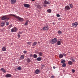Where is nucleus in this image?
Here are the masks:
<instances>
[{
	"instance_id": "nucleus-1",
	"label": "nucleus",
	"mask_w": 78,
	"mask_h": 78,
	"mask_svg": "<svg viewBox=\"0 0 78 78\" xmlns=\"http://www.w3.org/2000/svg\"><path fill=\"white\" fill-rule=\"evenodd\" d=\"M9 16H13V17H16V18L17 19H18L21 22H23V21H24V19H23L21 18L19 16H17L14 15H13L12 14H10L9 15Z\"/></svg>"
},
{
	"instance_id": "nucleus-2",
	"label": "nucleus",
	"mask_w": 78,
	"mask_h": 78,
	"mask_svg": "<svg viewBox=\"0 0 78 78\" xmlns=\"http://www.w3.org/2000/svg\"><path fill=\"white\" fill-rule=\"evenodd\" d=\"M48 25H47L46 26H45L41 30H48Z\"/></svg>"
},
{
	"instance_id": "nucleus-3",
	"label": "nucleus",
	"mask_w": 78,
	"mask_h": 78,
	"mask_svg": "<svg viewBox=\"0 0 78 78\" xmlns=\"http://www.w3.org/2000/svg\"><path fill=\"white\" fill-rule=\"evenodd\" d=\"M57 42V39L56 38H55L52 39L51 41V42L52 44H55V43H56Z\"/></svg>"
},
{
	"instance_id": "nucleus-4",
	"label": "nucleus",
	"mask_w": 78,
	"mask_h": 78,
	"mask_svg": "<svg viewBox=\"0 0 78 78\" xmlns=\"http://www.w3.org/2000/svg\"><path fill=\"white\" fill-rule=\"evenodd\" d=\"M65 11H67L68 10H69V9H70V8L69 6L67 5L65 6Z\"/></svg>"
},
{
	"instance_id": "nucleus-5",
	"label": "nucleus",
	"mask_w": 78,
	"mask_h": 78,
	"mask_svg": "<svg viewBox=\"0 0 78 78\" xmlns=\"http://www.w3.org/2000/svg\"><path fill=\"white\" fill-rule=\"evenodd\" d=\"M9 18H7V17L5 16H4L2 17V20H4L5 19H7V20H9Z\"/></svg>"
},
{
	"instance_id": "nucleus-6",
	"label": "nucleus",
	"mask_w": 78,
	"mask_h": 78,
	"mask_svg": "<svg viewBox=\"0 0 78 78\" xmlns=\"http://www.w3.org/2000/svg\"><path fill=\"white\" fill-rule=\"evenodd\" d=\"M72 25L73 27H76L78 26V23L75 22L72 24Z\"/></svg>"
},
{
	"instance_id": "nucleus-7",
	"label": "nucleus",
	"mask_w": 78,
	"mask_h": 78,
	"mask_svg": "<svg viewBox=\"0 0 78 78\" xmlns=\"http://www.w3.org/2000/svg\"><path fill=\"white\" fill-rule=\"evenodd\" d=\"M62 42V40L61 39L60 40V41H57V45H60L61 44V43Z\"/></svg>"
},
{
	"instance_id": "nucleus-8",
	"label": "nucleus",
	"mask_w": 78,
	"mask_h": 78,
	"mask_svg": "<svg viewBox=\"0 0 78 78\" xmlns=\"http://www.w3.org/2000/svg\"><path fill=\"white\" fill-rule=\"evenodd\" d=\"M10 2L12 4H14V3H16V1L17 0H10Z\"/></svg>"
},
{
	"instance_id": "nucleus-9",
	"label": "nucleus",
	"mask_w": 78,
	"mask_h": 78,
	"mask_svg": "<svg viewBox=\"0 0 78 78\" xmlns=\"http://www.w3.org/2000/svg\"><path fill=\"white\" fill-rule=\"evenodd\" d=\"M24 6L25 8H29L30 6V5L27 4H24Z\"/></svg>"
},
{
	"instance_id": "nucleus-10",
	"label": "nucleus",
	"mask_w": 78,
	"mask_h": 78,
	"mask_svg": "<svg viewBox=\"0 0 78 78\" xmlns=\"http://www.w3.org/2000/svg\"><path fill=\"white\" fill-rule=\"evenodd\" d=\"M40 70H39V69H37L35 71V73L36 74H38L40 73Z\"/></svg>"
},
{
	"instance_id": "nucleus-11",
	"label": "nucleus",
	"mask_w": 78,
	"mask_h": 78,
	"mask_svg": "<svg viewBox=\"0 0 78 78\" xmlns=\"http://www.w3.org/2000/svg\"><path fill=\"white\" fill-rule=\"evenodd\" d=\"M11 76V75L9 74H7L5 75V77H6V78H9Z\"/></svg>"
},
{
	"instance_id": "nucleus-12",
	"label": "nucleus",
	"mask_w": 78,
	"mask_h": 78,
	"mask_svg": "<svg viewBox=\"0 0 78 78\" xmlns=\"http://www.w3.org/2000/svg\"><path fill=\"white\" fill-rule=\"evenodd\" d=\"M1 70L2 71V72H4V73H6V70H5V69H4V68H1Z\"/></svg>"
},
{
	"instance_id": "nucleus-13",
	"label": "nucleus",
	"mask_w": 78,
	"mask_h": 78,
	"mask_svg": "<svg viewBox=\"0 0 78 78\" xmlns=\"http://www.w3.org/2000/svg\"><path fill=\"white\" fill-rule=\"evenodd\" d=\"M44 3L45 5H47V4H48V5H50V2H48L47 1L45 0L44 1Z\"/></svg>"
},
{
	"instance_id": "nucleus-14",
	"label": "nucleus",
	"mask_w": 78,
	"mask_h": 78,
	"mask_svg": "<svg viewBox=\"0 0 78 78\" xmlns=\"http://www.w3.org/2000/svg\"><path fill=\"white\" fill-rule=\"evenodd\" d=\"M70 60H71L73 62H74L75 61V60L74 59V58L72 57L70 58Z\"/></svg>"
},
{
	"instance_id": "nucleus-15",
	"label": "nucleus",
	"mask_w": 78,
	"mask_h": 78,
	"mask_svg": "<svg viewBox=\"0 0 78 78\" xmlns=\"http://www.w3.org/2000/svg\"><path fill=\"white\" fill-rule=\"evenodd\" d=\"M73 63L72 62L70 61H69L68 62V64H69V65H72Z\"/></svg>"
},
{
	"instance_id": "nucleus-16",
	"label": "nucleus",
	"mask_w": 78,
	"mask_h": 78,
	"mask_svg": "<svg viewBox=\"0 0 78 78\" xmlns=\"http://www.w3.org/2000/svg\"><path fill=\"white\" fill-rule=\"evenodd\" d=\"M29 22V21L28 20L26 21L24 25H26V26H27V25L28 24Z\"/></svg>"
},
{
	"instance_id": "nucleus-17",
	"label": "nucleus",
	"mask_w": 78,
	"mask_h": 78,
	"mask_svg": "<svg viewBox=\"0 0 78 78\" xmlns=\"http://www.w3.org/2000/svg\"><path fill=\"white\" fill-rule=\"evenodd\" d=\"M26 61L27 62H31V60L30 58H28L26 59Z\"/></svg>"
},
{
	"instance_id": "nucleus-18",
	"label": "nucleus",
	"mask_w": 78,
	"mask_h": 78,
	"mask_svg": "<svg viewBox=\"0 0 78 78\" xmlns=\"http://www.w3.org/2000/svg\"><path fill=\"white\" fill-rule=\"evenodd\" d=\"M37 61H41V57H38L37 58Z\"/></svg>"
},
{
	"instance_id": "nucleus-19",
	"label": "nucleus",
	"mask_w": 78,
	"mask_h": 78,
	"mask_svg": "<svg viewBox=\"0 0 78 78\" xmlns=\"http://www.w3.org/2000/svg\"><path fill=\"white\" fill-rule=\"evenodd\" d=\"M59 58H63V55L62 54H60L59 55Z\"/></svg>"
},
{
	"instance_id": "nucleus-20",
	"label": "nucleus",
	"mask_w": 78,
	"mask_h": 78,
	"mask_svg": "<svg viewBox=\"0 0 78 78\" xmlns=\"http://www.w3.org/2000/svg\"><path fill=\"white\" fill-rule=\"evenodd\" d=\"M20 59H23L24 58V55H22L20 57Z\"/></svg>"
},
{
	"instance_id": "nucleus-21",
	"label": "nucleus",
	"mask_w": 78,
	"mask_h": 78,
	"mask_svg": "<svg viewBox=\"0 0 78 78\" xmlns=\"http://www.w3.org/2000/svg\"><path fill=\"white\" fill-rule=\"evenodd\" d=\"M37 42L35 41V42H34V43H33V46H35V45H36V44H37Z\"/></svg>"
},
{
	"instance_id": "nucleus-22",
	"label": "nucleus",
	"mask_w": 78,
	"mask_h": 78,
	"mask_svg": "<svg viewBox=\"0 0 78 78\" xmlns=\"http://www.w3.org/2000/svg\"><path fill=\"white\" fill-rule=\"evenodd\" d=\"M6 49L5 47H3L2 48V51H6Z\"/></svg>"
},
{
	"instance_id": "nucleus-23",
	"label": "nucleus",
	"mask_w": 78,
	"mask_h": 78,
	"mask_svg": "<svg viewBox=\"0 0 78 78\" xmlns=\"http://www.w3.org/2000/svg\"><path fill=\"white\" fill-rule=\"evenodd\" d=\"M43 53L42 52H39V53H38V55H40L39 56H42Z\"/></svg>"
},
{
	"instance_id": "nucleus-24",
	"label": "nucleus",
	"mask_w": 78,
	"mask_h": 78,
	"mask_svg": "<svg viewBox=\"0 0 78 78\" xmlns=\"http://www.w3.org/2000/svg\"><path fill=\"white\" fill-rule=\"evenodd\" d=\"M69 6L71 8H73V6L72 4H69Z\"/></svg>"
},
{
	"instance_id": "nucleus-25",
	"label": "nucleus",
	"mask_w": 78,
	"mask_h": 78,
	"mask_svg": "<svg viewBox=\"0 0 78 78\" xmlns=\"http://www.w3.org/2000/svg\"><path fill=\"white\" fill-rule=\"evenodd\" d=\"M37 8H38L39 9L41 8V5L39 4H37Z\"/></svg>"
},
{
	"instance_id": "nucleus-26",
	"label": "nucleus",
	"mask_w": 78,
	"mask_h": 78,
	"mask_svg": "<svg viewBox=\"0 0 78 78\" xmlns=\"http://www.w3.org/2000/svg\"><path fill=\"white\" fill-rule=\"evenodd\" d=\"M62 64H64L65 62H66V61L65 60H63L61 61Z\"/></svg>"
},
{
	"instance_id": "nucleus-27",
	"label": "nucleus",
	"mask_w": 78,
	"mask_h": 78,
	"mask_svg": "<svg viewBox=\"0 0 78 78\" xmlns=\"http://www.w3.org/2000/svg\"><path fill=\"white\" fill-rule=\"evenodd\" d=\"M5 25V23L2 22L1 24V27H3Z\"/></svg>"
},
{
	"instance_id": "nucleus-28",
	"label": "nucleus",
	"mask_w": 78,
	"mask_h": 78,
	"mask_svg": "<svg viewBox=\"0 0 78 78\" xmlns=\"http://www.w3.org/2000/svg\"><path fill=\"white\" fill-rule=\"evenodd\" d=\"M58 33L59 34H62V32L61 31H58Z\"/></svg>"
},
{
	"instance_id": "nucleus-29",
	"label": "nucleus",
	"mask_w": 78,
	"mask_h": 78,
	"mask_svg": "<svg viewBox=\"0 0 78 78\" xmlns=\"http://www.w3.org/2000/svg\"><path fill=\"white\" fill-rule=\"evenodd\" d=\"M37 57V55L36 54H34V58H36Z\"/></svg>"
},
{
	"instance_id": "nucleus-30",
	"label": "nucleus",
	"mask_w": 78,
	"mask_h": 78,
	"mask_svg": "<svg viewBox=\"0 0 78 78\" xmlns=\"http://www.w3.org/2000/svg\"><path fill=\"white\" fill-rule=\"evenodd\" d=\"M47 12H49V13H50V12H51V9H49L47 10Z\"/></svg>"
},
{
	"instance_id": "nucleus-31",
	"label": "nucleus",
	"mask_w": 78,
	"mask_h": 78,
	"mask_svg": "<svg viewBox=\"0 0 78 78\" xmlns=\"http://www.w3.org/2000/svg\"><path fill=\"white\" fill-rule=\"evenodd\" d=\"M13 29L14 30V32H16V31H17V28H16V27H14Z\"/></svg>"
},
{
	"instance_id": "nucleus-32",
	"label": "nucleus",
	"mask_w": 78,
	"mask_h": 78,
	"mask_svg": "<svg viewBox=\"0 0 78 78\" xmlns=\"http://www.w3.org/2000/svg\"><path fill=\"white\" fill-rule=\"evenodd\" d=\"M62 66L63 67H66V63H63Z\"/></svg>"
},
{
	"instance_id": "nucleus-33",
	"label": "nucleus",
	"mask_w": 78,
	"mask_h": 78,
	"mask_svg": "<svg viewBox=\"0 0 78 78\" xmlns=\"http://www.w3.org/2000/svg\"><path fill=\"white\" fill-rule=\"evenodd\" d=\"M17 70H21V69H22V68H21V67H19L17 68Z\"/></svg>"
},
{
	"instance_id": "nucleus-34",
	"label": "nucleus",
	"mask_w": 78,
	"mask_h": 78,
	"mask_svg": "<svg viewBox=\"0 0 78 78\" xmlns=\"http://www.w3.org/2000/svg\"><path fill=\"white\" fill-rule=\"evenodd\" d=\"M11 32L12 33H13V32H14V29L13 28H12L11 29Z\"/></svg>"
},
{
	"instance_id": "nucleus-35",
	"label": "nucleus",
	"mask_w": 78,
	"mask_h": 78,
	"mask_svg": "<svg viewBox=\"0 0 78 78\" xmlns=\"http://www.w3.org/2000/svg\"><path fill=\"white\" fill-rule=\"evenodd\" d=\"M23 53H25V54H27V51H23Z\"/></svg>"
},
{
	"instance_id": "nucleus-36",
	"label": "nucleus",
	"mask_w": 78,
	"mask_h": 78,
	"mask_svg": "<svg viewBox=\"0 0 78 78\" xmlns=\"http://www.w3.org/2000/svg\"><path fill=\"white\" fill-rule=\"evenodd\" d=\"M30 57H31V58H32L33 57V55H32V54H30Z\"/></svg>"
},
{
	"instance_id": "nucleus-37",
	"label": "nucleus",
	"mask_w": 78,
	"mask_h": 78,
	"mask_svg": "<svg viewBox=\"0 0 78 78\" xmlns=\"http://www.w3.org/2000/svg\"><path fill=\"white\" fill-rule=\"evenodd\" d=\"M39 52H38V51H36L35 52V53H38V54H39Z\"/></svg>"
},
{
	"instance_id": "nucleus-38",
	"label": "nucleus",
	"mask_w": 78,
	"mask_h": 78,
	"mask_svg": "<svg viewBox=\"0 0 78 78\" xmlns=\"http://www.w3.org/2000/svg\"><path fill=\"white\" fill-rule=\"evenodd\" d=\"M57 16L58 17H60V15L59 14H57Z\"/></svg>"
},
{
	"instance_id": "nucleus-39",
	"label": "nucleus",
	"mask_w": 78,
	"mask_h": 78,
	"mask_svg": "<svg viewBox=\"0 0 78 78\" xmlns=\"http://www.w3.org/2000/svg\"><path fill=\"white\" fill-rule=\"evenodd\" d=\"M30 42H27V45H30Z\"/></svg>"
},
{
	"instance_id": "nucleus-40",
	"label": "nucleus",
	"mask_w": 78,
	"mask_h": 78,
	"mask_svg": "<svg viewBox=\"0 0 78 78\" xmlns=\"http://www.w3.org/2000/svg\"><path fill=\"white\" fill-rule=\"evenodd\" d=\"M63 56H66V54H63Z\"/></svg>"
},
{
	"instance_id": "nucleus-41",
	"label": "nucleus",
	"mask_w": 78,
	"mask_h": 78,
	"mask_svg": "<svg viewBox=\"0 0 78 78\" xmlns=\"http://www.w3.org/2000/svg\"><path fill=\"white\" fill-rule=\"evenodd\" d=\"M18 37H20V35L19 34H18Z\"/></svg>"
},
{
	"instance_id": "nucleus-42",
	"label": "nucleus",
	"mask_w": 78,
	"mask_h": 78,
	"mask_svg": "<svg viewBox=\"0 0 78 78\" xmlns=\"http://www.w3.org/2000/svg\"><path fill=\"white\" fill-rule=\"evenodd\" d=\"M6 25H9V23L6 22Z\"/></svg>"
},
{
	"instance_id": "nucleus-43",
	"label": "nucleus",
	"mask_w": 78,
	"mask_h": 78,
	"mask_svg": "<svg viewBox=\"0 0 78 78\" xmlns=\"http://www.w3.org/2000/svg\"><path fill=\"white\" fill-rule=\"evenodd\" d=\"M72 72H73V73H74V72H75V70L73 69L72 70Z\"/></svg>"
},
{
	"instance_id": "nucleus-44",
	"label": "nucleus",
	"mask_w": 78,
	"mask_h": 78,
	"mask_svg": "<svg viewBox=\"0 0 78 78\" xmlns=\"http://www.w3.org/2000/svg\"><path fill=\"white\" fill-rule=\"evenodd\" d=\"M51 78H54V76H51Z\"/></svg>"
},
{
	"instance_id": "nucleus-45",
	"label": "nucleus",
	"mask_w": 78,
	"mask_h": 78,
	"mask_svg": "<svg viewBox=\"0 0 78 78\" xmlns=\"http://www.w3.org/2000/svg\"><path fill=\"white\" fill-rule=\"evenodd\" d=\"M42 67H44L45 66L44 65H42Z\"/></svg>"
},
{
	"instance_id": "nucleus-46",
	"label": "nucleus",
	"mask_w": 78,
	"mask_h": 78,
	"mask_svg": "<svg viewBox=\"0 0 78 78\" xmlns=\"http://www.w3.org/2000/svg\"><path fill=\"white\" fill-rule=\"evenodd\" d=\"M53 68L55 69V68H56V67H55V66H53Z\"/></svg>"
},
{
	"instance_id": "nucleus-47",
	"label": "nucleus",
	"mask_w": 78,
	"mask_h": 78,
	"mask_svg": "<svg viewBox=\"0 0 78 78\" xmlns=\"http://www.w3.org/2000/svg\"><path fill=\"white\" fill-rule=\"evenodd\" d=\"M32 2H34V1H35V0H31Z\"/></svg>"
},
{
	"instance_id": "nucleus-48",
	"label": "nucleus",
	"mask_w": 78,
	"mask_h": 78,
	"mask_svg": "<svg viewBox=\"0 0 78 78\" xmlns=\"http://www.w3.org/2000/svg\"><path fill=\"white\" fill-rule=\"evenodd\" d=\"M11 45H12V43H11Z\"/></svg>"
}]
</instances>
